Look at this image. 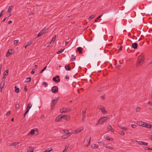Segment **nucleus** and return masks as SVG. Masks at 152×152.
Returning a JSON list of instances; mask_svg holds the SVG:
<instances>
[{"label": "nucleus", "instance_id": "obj_1", "mask_svg": "<svg viewBox=\"0 0 152 152\" xmlns=\"http://www.w3.org/2000/svg\"><path fill=\"white\" fill-rule=\"evenodd\" d=\"M144 60V55L143 53H142L138 57L137 61V66H140L143 63Z\"/></svg>", "mask_w": 152, "mask_h": 152}, {"label": "nucleus", "instance_id": "obj_2", "mask_svg": "<svg viewBox=\"0 0 152 152\" xmlns=\"http://www.w3.org/2000/svg\"><path fill=\"white\" fill-rule=\"evenodd\" d=\"M109 119L110 118L107 116L103 117L99 119L97 125L98 124H102Z\"/></svg>", "mask_w": 152, "mask_h": 152}, {"label": "nucleus", "instance_id": "obj_3", "mask_svg": "<svg viewBox=\"0 0 152 152\" xmlns=\"http://www.w3.org/2000/svg\"><path fill=\"white\" fill-rule=\"evenodd\" d=\"M72 109L71 107H69L68 108L63 107L60 109V112L61 113H67L70 111Z\"/></svg>", "mask_w": 152, "mask_h": 152}, {"label": "nucleus", "instance_id": "obj_4", "mask_svg": "<svg viewBox=\"0 0 152 152\" xmlns=\"http://www.w3.org/2000/svg\"><path fill=\"white\" fill-rule=\"evenodd\" d=\"M59 99V97L56 98L55 99L52 100L51 104V109L53 110V109L55 105L57 103Z\"/></svg>", "mask_w": 152, "mask_h": 152}, {"label": "nucleus", "instance_id": "obj_5", "mask_svg": "<svg viewBox=\"0 0 152 152\" xmlns=\"http://www.w3.org/2000/svg\"><path fill=\"white\" fill-rule=\"evenodd\" d=\"M98 108L101 111V112L104 114H106L107 113V111L105 110V107L102 105H100L98 106Z\"/></svg>", "mask_w": 152, "mask_h": 152}, {"label": "nucleus", "instance_id": "obj_6", "mask_svg": "<svg viewBox=\"0 0 152 152\" xmlns=\"http://www.w3.org/2000/svg\"><path fill=\"white\" fill-rule=\"evenodd\" d=\"M48 30V28H44L42 30H41L37 34V37H38L40 36H41L43 35V34H45Z\"/></svg>", "mask_w": 152, "mask_h": 152}, {"label": "nucleus", "instance_id": "obj_7", "mask_svg": "<svg viewBox=\"0 0 152 152\" xmlns=\"http://www.w3.org/2000/svg\"><path fill=\"white\" fill-rule=\"evenodd\" d=\"M62 118H63L62 115V116L61 115H58L55 119V122H58L61 121Z\"/></svg>", "mask_w": 152, "mask_h": 152}, {"label": "nucleus", "instance_id": "obj_8", "mask_svg": "<svg viewBox=\"0 0 152 152\" xmlns=\"http://www.w3.org/2000/svg\"><path fill=\"white\" fill-rule=\"evenodd\" d=\"M58 90V88L57 86H53L52 88L51 91L53 93H56Z\"/></svg>", "mask_w": 152, "mask_h": 152}, {"label": "nucleus", "instance_id": "obj_9", "mask_svg": "<svg viewBox=\"0 0 152 152\" xmlns=\"http://www.w3.org/2000/svg\"><path fill=\"white\" fill-rule=\"evenodd\" d=\"M53 81L55 82L56 83H58L60 81L59 76L58 75H57L55 77H53Z\"/></svg>", "mask_w": 152, "mask_h": 152}, {"label": "nucleus", "instance_id": "obj_10", "mask_svg": "<svg viewBox=\"0 0 152 152\" xmlns=\"http://www.w3.org/2000/svg\"><path fill=\"white\" fill-rule=\"evenodd\" d=\"M137 123L140 126L144 127L145 123L142 121H138Z\"/></svg>", "mask_w": 152, "mask_h": 152}, {"label": "nucleus", "instance_id": "obj_11", "mask_svg": "<svg viewBox=\"0 0 152 152\" xmlns=\"http://www.w3.org/2000/svg\"><path fill=\"white\" fill-rule=\"evenodd\" d=\"M63 118L66 121H69L70 118V116L68 115H62Z\"/></svg>", "mask_w": 152, "mask_h": 152}, {"label": "nucleus", "instance_id": "obj_12", "mask_svg": "<svg viewBox=\"0 0 152 152\" xmlns=\"http://www.w3.org/2000/svg\"><path fill=\"white\" fill-rule=\"evenodd\" d=\"M144 127H146L148 129H151L152 128V125L151 124L146 123H145Z\"/></svg>", "mask_w": 152, "mask_h": 152}, {"label": "nucleus", "instance_id": "obj_13", "mask_svg": "<svg viewBox=\"0 0 152 152\" xmlns=\"http://www.w3.org/2000/svg\"><path fill=\"white\" fill-rule=\"evenodd\" d=\"M107 129L109 131H111L112 132H113L114 131V129L110 125L108 126L107 127Z\"/></svg>", "mask_w": 152, "mask_h": 152}, {"label": "nucleus", "instance_id": "obj_14", "mask_svg": "<svg viewBox=\"0 0 152 152\" xmlns=\"http://www.w3.org/2000/svg\"><path fill=\"white\" fill-rule=\"evenodd\" d=\"M8 73V70H7L5 71H4V77H3V80H4L6 78V76H7V75Z\"/></svg>", "mask_w": 152, "mask_h": 152}, {"label": "nucleus", "instance_id": "obj_15", "mask_svg": "<svg viewBox=\"0 0 152 152\" xmlns=\"http://www.w3.org/2000/svg\"><path fill=\"white\" fill-rule=\"evenodd\" d=\"M118 127L122 130H127L128 128L126 126H118Z\"/></svg>", "mask_w": 152, "mask_h": 152}, {"label": "nucleus", "instance_id": "obj_16", "mask_svg": "<svg viewBox=\"0 0 152 152\" xmlns=\"http://www.w3.org/2000/svg\"><path fill=\"white\" fill-rule=\"evenodd\" d=\"M32 105L31 102H29L27 105V107L26 108L27 112H28L29 109L31 108Z\"/></svg>", "mask_w": 152, "mask_h": 152}, {"label": "nucleus", "instance_id": "obj_17", "mask_svg": "<svg viewBox=\"0 0 152 152\" xmlns=\"http://www.w3.org/2000/svg\"><path fill=\"white\" fill-rule=\"evenodd\" d=\"M86 110L87 109L86 108H84L83 109L82 114V117H86Z\"/></svg>", "mask_w": 152, "mask_h": 152}, {"label": "nucleus", "instance_id": "obj_18", "mask_svg": "<svg viewBox=\"0 0 152 152\" xmlns=\"http://www.w3.org/2000/svg\"><path fill=\"white\" fill-rule=\"evenodd\" d=\"M33 42V41L30 40L27 43V44L25 46V48H27L28 47L30 46Z\"/></svg>", "mask_w": 152, "mask_h": 152}, {"label": "nucleus", "instance_id": "obj_19", "mask_svg": "<svg viewBox=\"0 0 152 152\" xmlns=\"http://www.w3.org/2000/svg\"><path fill=\"white\" fill-rule=\"evenodd\" d=\"M91 147L92 148L96 149L98 148L99 146L98 145L96 144H93L91 145Z\"/></svg>", "mask_w": 152, "mask_h": 152}, {"label": "nucleus", "instance_id": "obj_20", "mask_svg": "<svg viewBox=\"0 0 152 152\" xmlns=\"http://www.w3.org/2000/svg\"><path fill=\"white\" fill-rule=\"evenodd\" d=\"M132 48L134 49H136L137 48V44L136 43H134L132 44Z\"/></svg>", "mask_w": 152, "mask_h": 152}, {"label": "nucleus", "instance_id": "obj_21", "mask_svg": "<svg viewBox=\"0 0 152 152\" xmlns=\"http://www.w3.org/2000/svg\"><path fill=\"white\" fill-rule=\"evenodd\" d=\"M34 148L32 147H30L28 148L27 152H33Z\"/></svg>", "mask_w": 152, "mask_h": 152}, {"label": "nucleus", "instance_id": "obj_22", "mask_svg": "<svg viewBox=\"0 0 152 152\" xmlns=\"http://www.w3.org/2000/svg\"><path fill=\"white\" fill-rule=\"evenodd\" d=\"M115 65H116V67L117 68H119V67L121 66V63L120 62V61H119V62H120V65L119 64H118V65H117V62H116V61L115 60Z\"/></svg>", "mask_w": 152, "mask_h": 152}, {"label": "nucleus", "instance_id": "obj_23", "mask_svg": "<svg viewBox=\"0 0 152 152\" xmlns=\"http://www.w3.org/2000/svg\"><path fill=\"white\" fill-rule=\"evenodd\" d=\"M142 109L141 107H137L136 109V111L137 112H140L142 110Z\"/></svg>", "mask_w": 152, "mask_h": 152}, {"label": "nucleus", "instance_id": "obj_24", "mask_svg": "<svg viewBox=\"0 0 152 152\" xmlns=\"http://www.w3.org/2000/svg\"><path fill=\"white\" fill-rule=\"evenodd\" d=\"M82 48L80 47H78L77 48V51H78L79 52V53L80 54L82 53Z\"/></svg>", "mask_w": 152, "mask_h": 152}, {"label": "nucleus", "instance_id": "obj_25", "mask_svg": "<svg viewBox=\"0 0 152 152\" xmlns=\"http://www.w3.org/2000/svg\"><path fill=\"white\" fill-rule=\"evenodd\" d=\"M20 91L19 89L18 86H15V92L16 93H18Z\"/></svg>", "mask_w": 152, "mask_h": 152}, {"label": "nucleus", "instance_id": "obj_26", "mask_svg": "<svg viewBox=\"0 0 152 152\" xmlns=\"http://www.w3.org/2000/svg\"><path fill=\"white\" fill-rule=\"evenodd\" d=\"M104 138L106 139L110 140V141H113V139L112 138H110L107 135H105L104 136Z\"/></svg>", "mask_w": 152, "mask_h": 152}, {"label": "nucleus", "instance_id": "obj_27", "mask_svg": "<svg viewBox=\"0 0 152 152\" xmlns=\"http://www.w3.org/2000/svg\"><path fill=\"white\" fill-rule=\"evenodd\" d=\"M13 7V6H12L11 5L8 8V9L7 11L9 13H10L11 12Z\"/></svg>", "mask_w": 152, "mask_h": 152}, {"label": "nucleus", "instance_id": "obj_28", "mask_svg": "<svg viewBox=\"0 0 152 152\" xmlns=\"http://www.w3.org/2000/svg\"><path fill=\"white\" fill-rule=\"evenodd\" d=\"M35 132V130L33 129H31L30 133H28V135H29V134H34Z\"/></svg>", "mask_w": 152, "mask_h": 152}, {"label": "nucleus", "instance_id": "obj_29", "mask_svg": "<svg viewBox=\"0 0 152 152\" xmlns=\"http://www.w3.org/2000/svg\"><path fill=\"white\" fill-rule=\"evenodd\" d=\"M65 68L67 70V71H69V70H70L71 69V67H70L69 66V65H66L65 66Z\"/></svg>", "mask_w": 152, "mask_h": 152}, {"label": "nucleus", "instance_id": "obj_30", "mask_svg": "<svg viewBox=\"0 0 152 152\" xmlns=\"http://www.w3.org/2000/svg\"><path fill=\"white\" fill-rule=\"evenodd\" d=\"M56 39V36L55 35L54 36L52 39V40L50 42V44H53V43L55 41Z\"/></svg>", "mask_w": 152, "mask_h": 152}, {"label": "nucleus", "instance_id": "obj_31", "mask_svg": "<svg viewBox=\"0 0 152 152\" xmlns=\"http://www.w3.org/2000/svg\"><path fill=\"white\" fill-rule=\"evenodd\" d=\"M79 133V130H78V129H77V130H75L73 131L71 133V134H76L77 133Z\"/></svg>", "mask_w": 152, "mask_h": 152}, {"label": "nucleus", "instance_id": "obj_32", "mask_svg": "<svg viewBox=\"0 0 152 152\" xmlns=\"http://www.w3.org/2000/svg\"><path fill=\"white\" fill-rule=\"evenodd\" d=\"M62 131L66 134H69L70 133V132L68 130H64L63 129L62 130Z\"/></svg>", "mask_w": 152, "mask_h": 152}, {"label": "nucleus", "instance_id": "obj_33", "mask_svg": "<svg viewBox=\"0 0 152 152\" xmlns=\"http://www.w3.org/2000/svg\"><path fill=\"white\" fill-rule=\"evenodd\" d=\"M107 148L111 150H114V148L113 147L107 145Z\"/></svg>", "mask_w": 152, "mask_h": 152}, {"label": "nucleus", "instance_id": "obj_34", "mask_svg": "<svg viewBox=\"0 0 152 152\" xmlns=\"http://www.w3.org/2000/svg\"><path fill=\"white\" fill-rule=\"evenodd\" d=\"M31 78L30 77H28L26 80L25 82H29L31 81Z\"/></svg>", "mask_w": 152, "mask_h": 152}, {"label": "nucleus", "instance_id": "obj_35", "mask_svg": "<svg viewBox=\"0 0 152 152\" xmlns=\"http://www.w3.org/2000/svg\"><path fill=\"white\" fill-rule=\"evenodd\" d=\"M64 49H61L60 50L58 51L57 52V54H59L60 53H62L63 52V51H64Z\"/></svg>", "mask_w": 152, "mask_h": 152}, {"label": "nucleus", "instance_id": "obj_36", "mask_svg": "<svg viewBox=\"0 0 152 152\" xmlns=\"http://www.w3.org/2000/svg\"><path fill=\"white\" fill-rule=\"evenodd\" d=\"M102 144L103 145V146L105 148H107V145L106 144H105L104 142H102Z\"/></svg>", "mask_w": 152, "mask_h": 152}, {"label": "nucleus", "instance_id": "obj_37", "mask_svg": "<svg viewBox=\"0 0 152 152\" xmlns=\"http://www.w3.org/2000/svg\"><path fill=\"white\" fill-rule=\"evenodd\" d=\"M118 133L119 134H120L122 135H124L125 134L124 132L122 131H120V132H118Z\"/></svg>", "mask_w": 152, "mask_h": 152}, {"label": "nucleus", "instance_id": "obj_38", "mask_svg": "<svg viewBox=\"0 0 152 152\" xmlns=\"http://www.w3.org/2000/svg\"><path fill=\"white\" fill-rule=\"evenodd\" d=\"M7 52L10 55L12 54V50H8Z\"/></svg>", "mask_w": 152, "mask_h": 152}, {"label": "nucleus", "instance_id": "obj_39", "mask_svg": "<svg viewBox=\"0 0 152 152\" xmlns=\"http://www.w3.org/2000/svg\"><path fill=\"white\" fill-rule=\"evenodd\" d=\"M104 88V87L103 86L101 87L99 89V90L98 91H102Z\"/></svg>", "mask_w": 152, "mask_h": 152}, {"label": "nucleus", "instance_id": "obj_40", "mask_svg": "<svg viewBox=\"0 0 152 152\" xmlns=\"http://www.w3.org/2000/svg\"><path fill=\"white\" fill-rule=\"evenodd\" d=\"M84 128L83 127H81L80 128L78 129V130H79V132H81L82 130H83Z\"/></svg>", "mask_w": 152, "mask_h": 152}, {"label": "nucleus", "instance_id": "obj_41", "mask_svg": "<svg viewBox=\"0 0 152 152\" xmlns=\"http://www.w3.org/2000/svg\"><path fill=\"white\" fill-rule=\"evenodd\" d=\"M131 126L133 128L135 129L137 127V125L135 124H132Z\"/></svg>", "mask_w": 152, "mask_h": 152}, {"label": "nucleus", "instance_id": "obj_42", "mask_svg": "<svg viewBox=\"0 0 152 152\" xmlns=\"http://www.w3.org/2000/svg\"><path fill=\"white\" fill-rule=\"evenodd\" d=\"M70 136L69 135L68 136H67L66 135H63V136L62 137V138H63V139H66V138H67L69 136Z\"/></svg>", "mask_w": 152, "mask_h": 152}, {"label": "nucleus", "instance_id": "obj_43", "mask_svg": "<svg viewBox=\"0 0 152 152\" xmlns=\"http://www.w3.org/2000/svg\"><path fill=\"white\" fill-rule=\"evenodd\" d=\"M143 148L145 150H150V148L146 147H144Z\"/></svg>", "mask_w": 152, "mask_h": 152}, {"label": "nucleus", "instance_id": "obj_44", "mask_svg": "<svg viewBox=\"0 0 152 152\" xmlns=\"http://www.w3.org/2000/svg\"><path fill=\"white\" fill-rule=\"evenodd\" d=\"M137 142L138 144L141 145H142V144H143L142 143L143 142H142V141H137Z\"/></svg>", "mask_w": 152, "mask_h": 152}, {"label": "nucleus", "instance_id": "obj_45", "mask_svg": "<svg viewBox=\"0 0 152 152\" xmlns=\"http://www.w3.org/2000/svg\"><path fill=\"white\" fill-rule=\"evenodd\" d=\"M100 98L102 100H104L105 99V96L104 95L101 96H100Z\"/></svg>", "mask_w": 152, "mask_h": 152}, {"label": "nucleus", "instance_id": "obj_46", "mask_svg": "<svg viewBox=\"0 0 152 152\" xmlns=\"http://www.w3.org/2000/svg\"><path fill=\"white\" fill-rule=\"evenodd\" d=\"M47 68V66H45V67L43 69H42L41 71V72H40V74H41L45 70V69H46Z\"/></svg>", "mask_w": 152, "mask_h": 152}, {"label": "nucleus", "instance_id": "obj_47", "mask_svg": "<svg viewBox=\"0 0 152 152\" xmlns=\"http://www.w3.org/2000/svg\"><path fill=\"white\" fill-rule=\"evenodd\" d=\"M89 138V142H88V145L87 146V147L89 145H90V140H91V137H90Z\"/></svg>", "mask_w": 152, "mask_h": 152}, {"label": "nucleus", "instance_id": "obj_48", "mask_svg": "<svg viewBox=\"0 0 152 152\" xmlns=\"http://www.w3.org/2000/svg\"><path fill=\"white\" fill-rule=\"evenodd\" d=\"M15 107L16 108L18 109V108L19 107V104H16Z\"/></svg>", "mask_w": 152, "mask_h": 152}, {"label": "nucleus", "instance_id": "obj_49", "mask_svg": "<svg viewBox=\"0 0 152 152\" xmlns=\"http://www.w3.org/2000/svg\"><path fill=\"white\" fill-rule=\"evenodd\" d=\"M142 145H144L145 146H147L148 145V143L146 142H143Z\"/></svg>", "mask_w": 152, "mask_h": 152}, {"label": "nucleus", "instance_id": "obj_50", "mask_svg": "<svg viewBox=\"0 0 152 152\" xmlns=\"http://www.w3.org/2000/svg\"><path fill=\"white\" fill-rule=\"evenodd\" d=\"M94 17V15H92L91 16L88 18V19H92Z\"/></svg>", "mask_w": 152, "mask_h": 152}, {"label": "nucleus", "instance_id": "obj_51", "mask_svg": "<svg viewBox=\"0 0 152 152\" xmlns=\"http://www.w3.org/2000/svg\"><path fill=\"white\" fill-rule=\"evenodd\" d=\"M18 143L15 142L13 143L12 144V145L13 146H15V145H18Z\"/></svg>", "mask_w": 152, "mask_h": 152}, {"label": "nucleus", "instance_id": "obj_52", "mask_svg": "<svg viewBox=\"0 0 152 152\" xmlns=\"http://www.w3.org/2000/svg\"><path fill=\"white\" fill-rule=\"evenodd\" d=\"M10 111H8L6 114V116H8V115H9L10 114Z\"/></svg>", "mask_w": 152, "mask_h": 152}, {"label": "nucleus", "instance_id": "obj_53", "mask_svg": "<svg viewBox=\"0 0 152 152\" xmlns=\"http://www.w3.org/2000/svg\"><path fill=\"white\" fill-rule=\"evenodd\" d=\"M131 141L132 142H137V140H135L134 139H132L131 140Z\"/></svg>", "mask_w": 152, "mask_h": 152}, {"label": "nucleus", "instance_id": "obj_54", "mask_svg": "<svg viewBox=\"0 0 152 152\" xmlns=\"http://www.w3.org/2000/svg\"><path fill=\"white\" fill-rule=\"evenodd\" d=\"M35 73V70L34 69H33L31 72V73L32 74H34Z\"/></svg>", "mask_w": 152, "mask_h": 152}, {"label": "nucleus", "instance_id": "obj_55", "mask_svg": "<svg viewBox=\"0 0 152 152\" xmlns=\"http://www.w3.org/2000/svg\"><path fill=\"white\" fill-rule=\"evenodd\" d=\"M18 41H19L18 40H15L14 41V43L15 44L17 43L18 42Z\"/></svg>", "mask_w": 152, "mask_h": 152}, {"label": "nucleus", "instance_id": "obj_56", "mask_svg": "<svg viewBox=\"0 0 152 152\" xmlns=\"http://www.w3.org/2000/svg\"><path fill=\"white\" fill-rule=\"evenodd\" d=\"M148 104L152 106V102L149 101L148 102Z\"/></svg>", "mask_w": 152, "mask_h": 152}, {"label": "nucleus", "instance_id": "obj_57", "mask_svg": "<svg viewBox=\"0 0 152 152\" xmlns=\"http://www.w3.org/2000/svg\"><path fill=\"white\" fill-rule=\"evenodd\" d=\"M69 146L68 145H66L65 148V149L67 150L69 148Z\"/></svg>", "mask_w": 152, "mask_h": 152}, {"label": "nucleus", "instance_id": "obj_58", "mask_svg": "<svg viewBox=\"0 0 152 152\" xmlns=\"http://www.w3.org/2000/svg\"><path fill=\"white\" fill-rule=\"evenodd\" d=\"M103 14H102L100 15L97 18V19H98L99 18H101Z\"/></svg>", "mask_w": 152, "mask_h": 152}, {"label": "nucleus", "instance_id": "obj_59", "mask_svg": "<svg viewBox=\"0 0 152 152\" xmlns=\"http://www.w3.org/2000/svg\"><path fill=\"white\" fill-rule=\"evenodd\" d=\"M65 78L67 80H68L69 79V77L68 75H66L65 76Z\"/></svg>", "mask_w": 152, "mask_h": 152}, {"label": "nucleus", "instance_id": "obj_60", "mask_svg": "<svg viewBox=\"0 0 152 152\" xmlns=\"http://www.w3.org/2000/svg\"><path fill=\"white\" fill-rule=\"evenodd\" d=\"M85 118H86V117H82V121L83 122H84L85 121Z\"/></svg>", "mask_w": 152, "mask_h": 152}, {"label": "nucleus", "instance_id": "obj_61", "mask_svg": "<svg viewBox=\"0 0 152 152\" xmlns=\"http://www.w3.org/2000/svg\"><path fill=\"white\" fill-rule=\"evenodd\" d=\"M10 55V54L9 53H8L7 52V53L6 54V56L7 57L8 56H9Z\"/></svg>", "mask_w": 152, "mask_h": 152}, {"label": "nucleus", "instance_id": "obj_62", "mask_svg": "<svg viewBox=\"0 0 152 152\" xmlns=\"http://www.w3.org/2000/svg\"><path fill=\"white\" fill-rule=\"evenodd\" d=\"M12 23V21L11 20H10L8 22V24H10Z\"/></svg>", "mask_w": 152, "mask_h": 152}, {"label": "nucleus", "instance_id": "obj_63", "mask_svg": "<svg viewBox=\"0 0 152 152\" xmlns=\"http://www.w3.org/2000/svg\"><path fill=\"white\" fill-rule=\"evenodd\" d=\"M24 91H27V88H26V86H25V88H24Z\"/></svg>", "mask_w": 152, "mask_h": 152}, {"label": "nucleus", "instance_id": "obj_64", "mask_svg": "<svg viewBox=\"0 0 152 152\" xmlns=\"http://www.w3.org/2000/svg\"><path fill=\"white\" fill-rule=\"evenodd\" d=\"M122 46H121L120 47V48L119 49V50H122Z\"/></svg>", "mask_w": 152, "mask_h": 152}]
</instances>
